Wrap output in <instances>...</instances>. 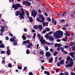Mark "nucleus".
Returning <instances> with one entry per match:
<instances>
[{
  "label": "nucleus",
  "mask_w": 75,
  "mask_h": 75,
  "mask_svg": "<svg viewBox=\"0 0 75 75\" xmlns=\"http://www.w3.org/2000/svg\"><path fill=\"white\" fill-rule=\"evenodd\" d=\"M67 61H66V63L67 64H69V62H71L69 64L65 65V67L66 68H68V67H71L72 65H73L74 63L73 62V60L70 57H67Z\"/></svg>",
  "instance_id": "f257e3e1"
},
{
  "label": "nucleus",
  "mask_w": 75,
  "mask_h": 75,
  "mask_svg": "<svg viewBox=\"0 0 75 75\" xmlns=\"http://www.w3.org/2000/svg\"><path fill=\"white\" fill-rule=\"evenodd\" d=\"M54 37H55L56 38H59V36H62L63 35V32L60 30H58L57 32H56L55 33H54Z\"/></svg>",
  "instance_id": "f03ea898"
},
{
  "label": "nucleus",
  "mask_w": 75,
  "mask_h": 75,
  "mask_svg": "<svg viewBox=\"0 0 75 75\" xmlns=\"http://www.w3.org/2000/svg\"><path fill=\"white\" fill-rule=\"evenodd\" d=\"M21 11H20V14L19 17L20 18V20L21 19H23V18H24V17L23 16L24 15V10H23V9H21Z\"/></svg>",
  "instance_id": "7ed1b4c3"
},
{
  "label": "nucleus",
  "mask_w": 75,
  "mask_h": 75,
  "mask_svg": "<svg viewBox=\"0 0 75 75\" xmlns=\"http://www.w3.org/2000/svg\"><path fill=\"white\" fill-rule=\"evenodd\" d=\"M21 7V5L18 4H17L16 5L14 4L12 6V8H14L15 10H16L18 7Z\"/></svg>",
  "instance_id": "20e7f679"
},
{
  "label": "nucleus",
  "mask_w": 75,
  "mask_h": 75,
  "mask_svg": "<svg viewBox=\"0 0 75 75\" xmlns=\"http://www.w3.org/2000/svg\"><path fill=\"white\" fill-rule=\"evenodd\" d=\"M41 42V44H47L48 45H50V43L45 41V40H44L43 38H42L41 39L39 40Z\"/></svg>",
  "instance_id": "39448f33"
},
{
  "label": "nucleus",
  "mask_w": 75,
  "mask_h": 75,
  "mask_svg": "<svg viewBox=\"0 0 75 75\" xmlns=\"http://www.w3.org/2000/svg\"><path fill=\"white\" fill-rule=\"evenodd\" d=\"M1 28L0 30V35H3V33L4 31L5 30H4V28H5V27L1 26Z\"/></svg>",
  "instance_id": "423d86ee"
},
{
  "label": "nucleus",
  "mask_w": 75,
  "mask_h": 75,
  "mask_svg": "<svg viewBox=\"0 0 75 75\" xmlns=\"http://www.w3.org/2000/svg\"><path fill=\"white\" fill-rule=\"evenodd\" d=\"M29 42H30V40H27L26 41H24L23 42V45H26V47H27V44H29Z\"/></svg>",
  "instance_id": "0eeeda50"
},
{
  "label": "nucleus",
  "mask_w": 75,
  "mask_h": 75,
  "mask_svg": "<svg viewBox=\"0 0 75 75\" xmlns=\"http://www.w3.org/2000/svg\"><path fill=\"white\" fill-rule=\"evenodd\" d=\"M39 18H40V19H41V20H42V21H44H44H45V19H44V18L42 15L41 14H39Z\"/></svg>",
  "instance_id": "6e6552de"
},
{
  "label": "nucleus",
  "mask_w": 75,
  "mask_h": 75,
  "mask_svg": "<svg viewBox=\"0 0 75 75\" xmlns=\"http://www.w3.org/2000/svg\"><path fill=\"white\" fill-rule=\"evenodd\" d=\"M48 39L50 41H52V42H54L52 40H54V37L52 36L51 35H50V36L49 37Z\"/></svg>",
  "instance_id": "1a4fd4ad"
},
{
  "label": "nucleus",
  "mask_w": 75,
  "mask_h": 75,
  "mask_svg": "<svg viewBox=\"0 0 75 75\" xmlns=\"http://www.w3.org/2000/svg\"><path fill=\"white\" fill-rule=\"evenodd\" d=\"M37 13L34 10L32 11L31 13L32 16H37Z\"/></svg>",
  "instance_id": "9d476101"
},
{
  "label": "nucleus",
  "mask_w": 75,
  "mask_h": 75,
  "mask_svg": "<svg viewBox=\"0 0 75 75\" xmlns=\"http://www.w3.org/2000/svg\"><path fill=\"white\" fill-rule=\"evenodd\" d=\"M70 44L71 47H75V43L73 42H70Z\"/></svg>",
  "instance_id": "9b49d317"
},
{
  "label": "nucleus",
  "mask_w": 75,
  "mask_h": 75,
  "mask_svg": "<svg viewBox=\"0 0 75 75\" xmlns=\"http://www.w3.org/2000/svg\"><path fill=\"white\" fill-rule=\"evenodd\" d=\"M46 56L47 57H50V56L52 55V54H51V53L49 52H47L46 54Z\"/></svg>",
  "instance_id": "f8f14e48"
},
{
  "label": "nucleus",
  "mask_w": 75,
  "mask_h": 75,
  "mask_svg": "<svg viewBox=\"0 0 75 75\" xmlns=\"http://www.w3.org/2000/svg\"><path fill=\"white\" fill-rule=\"evenodd\" d=\"M36 20L37 21H38L39 22H40V23H44V21H42V20H40L39 18H37L36 19Z\"/></svg>",
  "instance_id": "ddd939ff"
},
{
  "label": "nucleus",
  "mask_w": 75,
  "mask_h": 75,
  "mask_svg": "<svg viewBox=\"0 0 75 75\" xmlns=\"http://www.w3.org/2000/svg\"><path fill=\"white\" fill-rule=\"evenodd\" d=\"M15 14L16 16H19V15H20V12L18 11H16L15 13Z\"/></svg>",
  "instance_id": "4468645a"
},
{
  "label": "nucleus",
  "mask_w": 75,
  "mask_h": 75,
  "mask_svg": "<svg viewBox=\"0 0 75 75\" xmlns=\"http://www.w3.org/2000/svg\"><path fill=\"white\" fill-rule=\"evenodd\" d=\"M52 61H53V57H50L49 60V63H52Z\"/></svg>",
  "instance_id": "2eb2a0df"
},
{
  "label": "nucleus",
  "mask_w": 75,
  "mask_h": 75,
  "mask_svg": "<svg viewBox=\"0 0 75 75\" xmlns=\"http://www.w3.org/2000/svg\"><path fill=\"white\" fill-rule=\"evenodd\" d=\"M40 30H41L42 29V25H38V28Z\"/></svg>",
  "instance_id": "dca6fc26"
},
{
  "label": "nucleus",
  "mask_w": 75,
  "mask_h": 75,
  "mask_svg": "<svg viewBox=\"0 0 75 75\" xmlns=\"http://www.w3.org/2000/svg\"><path fill=\"white\" fill-rule=\"evenodd\" d=\"M33 44H32L31 43H29L28 45L27 46L28 48H30L31 47L30 46H33Z\"/></svg>",
  "instance_id": "f3484780"
},
{
  "label": "nucleus",
  "mask_w": 75,
  "mask_h": 75,
  "mask_svg": "<svg viewBox=\"0 0 75 75\" xmlns=\"http://www.w3.org/2000/svg\"><path fill=\"white\" fill-rule=\"evenodd\" d=\"M10 41L11 42H15L16 41L15 40V39H14L13 38H11L10 39Z\"/></svg>",
  "instance_id": "a211bd4d"
},
{
  "label": "nucleus",
  "mask_w": 75,
  "mask_h": 75,
  "mask_svg": "<svg viewBox=\"0 0 75 75\" xmlns=\"http://www.w3.org/2000/svg\"><path fill=\"white\" fill-rule=\"evenodd\" d=\"M37 35L38 36V37L39 39V40L41 39V38H43V37L40 36V34H38Z\"/></svg>",
  "instance_id": "6ab92c4d"
},
{
  "label": "nucleus",
  "mask_w": 75,
  "mask_h": 75,
  "mask_svg": "<svg viewBox=\"0 0 75 75\" xmlns=\"http://www.w3.org/2000/svg\"><path fill=\"white\" fill-rule=\"evenodd\" d=\"M69 55H70V56H71L72 57V58H74V54H73V52H71V53H70Z\"/></svg>",
  "instance_id": "aec40b11"
},
{
  "label": "nucleus",
  "mask_w": 75,
  "mask_h": 75,
  "mask_svg": "<svg viewBox=\"0 0 75 75\" xmlns=\"http://www.w3.org/2000/svg\"><path fill=\"white\" fill-rule=\"evenodd\" d=\"M6 53L7 54H8V55H9L10 54V50L9 49H8L6 51Z\"/></svg>",
  "instance_id": "412c9836"
},
{
  "label": "nucleus",
  "mask_w": 75,
  "mask_h": 75,
  "mask_svg": "<svg viewBox=\"0 0 75 75\" xmlns=\"http://www.w3.org/2000/svg\"><path fill=\"white\" fill-rule=\"evenodd\" d=\"M28 1H24L23 2V5H25L27 3H28Z\"/></svg>",
  "instance_id": "4be33fe9"
},
{
  "label": "nucleus",
  "mask_w": 75,
  "mask_h": 75,
  "mask_svg": "<svg viewBox=\"0 0 75 75\" xmlns=\"http://www.w3.org/2000/svg\"><path fill=\"white\" fill-rule=\"evenodd\" d=\"M67 36H66V38H64L62 39V41H67Z\"/></svg>",
  "instance_id": "5701e85b"
},
{
  "label": "nucleus",
  "mask_w": 75,
  "mask_h": 75,
  "mask_svg": "<svg viewBox=\"0 0 75 75\" xmlns=\"http://www.w3.org/2000/svg\"><path fill=\"white\" fill-rule=\"evenodd\" d=\"M33 28L34 29H38V26L37 25H34L33 26Z\"/></svg>",
  "instance_id": "b1692460"
},
{
  "label": "nucleus",
  "mask_w": 75,
  "mask_h": 75,
  "mask_svg": "<svg viewBox=\"0 0 75 75\" xmlns=\"http://www.w3.org/2000/svg\"><path fill=\"white\" fill-rule=\"evenodd\" d=\"M43 27H44L45 25L46 26H48V24L47 22H45V23H43Z\"/></svg>",
  "instance_id": "393cba45"
},
{
  "label": "nucleus",
  "mask_w": 75,
  "mask_h": 75,
  "mask_svg": "<svg viewBox=\"0 0 75 75\" xmlns=\"http://www.w3.org/2000/svg\"><path fill=\"white\" fill-rule=\"evenodd\" d=\"M60 64H64V60H62L60 61Z\"/></svg>",
  "instance_id": "a878e982"
},
{
  "label": "nucleus",
  "mask_w": 75,
  "mask_h": 75,
  "mask_svg": "<svg viewBox=\"0 0 75 75\" xmlns=\"http://www.w3.org/2000/svg\"><path fill=\"white\" fill-rule=\"evenodd\" d=\"M5 46L4 45V44H2L0 45V48H4Z\"/></svg>",
  "instance_id": "bb28decb"
},
{
  "label": "nucleus",
  "mask_w": 75,
  "mask_h": 75,
  "mask_svg": "<svg viewBox=\"0 0 75 75\" xmlns=\"http://www.w3.org/2000/svg\"><path fill=\"white\" fill-rule=\"evenodd\" d=\"M27 6L28 7H29V6H31V3L30 2H29L28 3L26 4L25 6Z\"/></svg>",
  "instance_id": "cd10ccee"
},
{
  "label": "nucleus",
  "mask_w": 75,
  "mask_h": 75,
  "mask_svg": "<svg viewBox=\"0 0 75 75\" xmlns=\"http://www.w3.org/2000/svg\"><path fill=\"white\" fill-rule=\"evenodd\" d=\"M54 56H56L57 55V52L56 51H54V53L53 54Z\"/></svg>",
  "instance_id": "c85d7f7f"
},
{
  "label": "nucleus",
  "mask_w": 75,
  "mask_h": 75,
  "mask_svg": "<svg viewBox=\"0 0 75 75\" xmlns=\"http://www.w3.org/2000/svg\"><path fill=\"white\" fill-rule=\"evenodd\" d=\"M45 29L47 31H50V29L48 28H45Z\"/></svg>",
  "instance_id": "c756f323"
},
{
  "label": "nucleus",
  "mask_w": 75,
  "mask_h": 75,
  "mask_svg": "<svg viewBox=\"0 0 75 75\" xmlns=\"http://www.w3.org/2000/svg\"><path fill=\"white\" fill-rule=\"evenodd\" d=\"M45 37L46 38H49V36H48V34L47 33L46 34V35H45Z\"/></svg>",
  "instance_id": "7c9ffc66"
},
{
  "label": "nucleus",
  "mask_w": 75,
  "mask_h": 75,
  "mask_svg": "<svg viewBox=\"0 0 75 75\" xmlns=\"http://www.w3.org/2000/svg\"><path fill=\"white\" fill-rule=\"evenodd\" d=\"M22 38L24 40H26V38H25V36L24 35H23L22 36Z\"/></svg>",
  "instance_id": "2f4dec72"
},
{
  "label": "nucleus",
  "mask_w": 75,
  "mask_h": 75,
  "mask_svg": "<svg viewBox=\"0 0 75 75\" xmlns=\"http://www.w3.org/2000/svg\"><path fill=\"white\" fill-rule=\"evenodd\" d=\"M45 74H47V75H50V72H47V71H44Z\"/></svg>",
  "instance_id": "473e14b6"
},
{
  "label": "nucleus",
  "mask_w": 75,
  "mask_h": 75,
  "mask_svg": "<svg viewBox=\"0 0 75 75\" xmlns=\"http://www.w3.org/2000/svg\"><path fill=\"white\" fill-rule=\"evenodd\" d=\"M39 53L41 55H43V54H44V52H43L42 51H40V52H39Z\"/></svg>",
  "instance_id": "72a5a7b5"
},
{
  "label": "nucleus",
  "mask_w": 75,
  "mask_h": 75,
  "mask_svg": "<svg viewBox=\"0 0 75 75\" xmlns=\"http://www.w3.org/2000/svg\"><path fill=\"white\" fill-rule=\"evenodd\" d=\"M47 20L48 21H51V19H50V17H48L47 18Z\"/></svg>",
  "instance_id": "f704fd0d"
},
{
  "label": "nucleus",
  "mask_w": 75,
  "mask_h": 75,
  "mask_svg": "<svg viewBox=\"0 0 75 75\" xmlns=\"http://www.w3.org/2000/svg\"><path fill=\"white\" fill-rule=\"evenodd\" d=\"M29 18H30V22H33V18H30V17H29Z\"/></svg>",
  "instance_id": "c9c22d12"
},
{
  "label": "nucleus",
  "mask_w": 75,
  "mask_h": 75,
  "mask_svg": "<svg viewBox=\"0 0 75 75\" xmlns=\"http://www.w3.org/2000/svg\"><path fill=\"white\" fill-rule=\"evenodd\" d=\"M26 52V54H30V51H29V50H28V49Z\"/></svg>",
  "instance_id": "e433bc0d"
},
{
  "label": "nucleus",
  "mask_w": 75,
  "mask_h": 75,
  "mask_svg": "<svg viewBox=\"0 0 75 75\" xmlns=\"http://www.w3.org/2000/svg\"><path fill=\"white\" fill-rule=\"evenodd\" d=\"M50 52H54V49L52 48H51L50 50Z\"/></svg>",
  "instance_id": "4c0bfd02"
},
{
  "label": "nucleus",
  "mask_w": 75,
  "mask_h": 75,
  "mask_svg": "<svg viewBox=\"0 0 75 75\" xmlns=\"http://www.w3.org/2000/svg\"><path fill=\"white\" fill-rule=\"evenodd\" d=\"M18 68L19 69H22V67L21 66H19L18 67Z\"/></svg>",
  "instance_id": "58836bf2"
},
{
  "label": "nucleus",
  "mask_w": 75,
  "mask_h": 75,
  "mask_svg": "<svg viewBox=\"0 0 75 75\" xmlns=\"http://www.w3.org/2000/svg\"><path fill=\"white\" fill-rule=\"evenodd\" d=\"M38 13H40V14H41V13H42V11H41V10L40 9H39L38 10Z\"/></svg>",
  "instance_id": "ea45409f"
},
{
  "label": "nucleus",
  "mask_w": 75,
  "mask_h": 75,
  "mask_svg": "<svg viewBox=\"0 0 75 75\" xmlns=\"http://www.w3.org/2000/svg\"><path fill=\"white\" fill-rule=\"evenodd\" d=\"M41 61L42 62H45L44 59V58H42Z\"/></svg>",
  "instance_id": "a19ab883"
},
{
  "label": "nucleus",
  "mask_w": 75,
  "mask_h": 75,
  "mask_svg": "<svg viewBox=\"0 0 75 75\" xmlns=\"http://www.w3.org/2000/svg\"><path fill=\"white\" fill-rule=\"evenodd\" d=\"M71 38H74V34L73 33H72L71 34Z\"/></svg>",
  "instance_id": "79ce46f5"
},
{
  "label": "nucleus",
  "mask_w": 75,
  "mask_h": 75,
  "mask_svg": "<svg viewBox=\"0 0 75 75\" xmlns=\"http://www.w3.org/2000/svg\"><path fill=\"white\" fill-rule=\"evenodd\" d=\"M58 47V44L57 43H55L54 45L55 47Z\"/></svg>",
  "instance_id": "37998d69"
},
{
  "label": "nucleus",
  "mask_w": 75,
  "mask_h": 75,
  "mask_svg": "<svg viewBox=\"0 0 75 75\" xmlns=\"http://www.w3.org/2000/svg\"><path fill=\"white\" fill-rule=\"evenodd\" d=\"M72 51H74V50H75V46H73L72 48Z\"/></svg>",
  "instance_id": "c03bdc74"
},
{
  "label": "nucleus",
  "mask_w": 75,
  "mask_h": 75,
  "mask_svg": "<svg viewBox=\"0 0 75 75\" xmlns=\"http://www.w3.org/2000/svg\"><path fill=\"white\" fill-rule=\"evenodd\" d=\"M46 32H47V31L45 30H43V31L42 32V34H44Z\"/></svg>",
  "instance_id": "a18cd8bd"
},
{
  "label": "nucleus",
  "mask_w": 75,
  "mask_h": 75,
  "mask_svg": "<svg viewBox=\"0 0 75 75\" xmlns=\"http://www.w3.org/2000/svg\"><path fill=\"white\" fill-rule=\"evenodd\" d=\"M64 48H68V46L67 45H65V46H64Z\"/></svg>",
  "instance_id": "49530a36"
},
{
  "label": "nucleus",
  "mask_w": 75,
  "mask_h": 75,
  "mask_svg": "<svg viewBox=\"0 0 75 75\" xmlns=\"http://www.w3.org/2000/svg\"><path fill=\"white\" fill-rule=\"evenodd\" d=\"M8 66L9 67H12V66H11V63L9 64Z\"/></svg>",
  "instance_id": "de8ad7c7"
},
{
  "label": "nucleus",
  "mask_w": 75,
  "mask_h": 75,
  "mask_svg": "<svg viewBox=\"0 0 75 75\" xmlns=\"http://www.w3.org/2000/svg\"><path fill=\"white\" fill-rule=\"evenodd\" d=\"M60 49H61L62 52H63L64 51V48H62V47H60Z\"/></svg>",
  "instance_id": "09e8293b"
},
{
  "label": "nucleus",
  "mask_w": 75,
  "mask_h": 75,
  "mask_svg": "<svg viewBox=\"0 0 75 75\" xmlns=\"http://www.w3.org/2000/svg\"><path fill=\"white\" fill-rule=\"evenodd\" d=\"M36 35V34L35 33H34L33 35V39H34L35 38V36Z\"/></svg>",
  "instance_id": "8fccbe9b"
},
{
  "label": "nucleus",
  "mask_w": 75,
  "mask_h": 75,
  "mask_svg": "<svg viewBox=\"0 0 75 75\" xmlns=\"http://www.w3.org/2000/svg\"><path fill=\"white\" fill-rule=\"evenodd\" d=\"M65 14H66V12H63V14H62V16H65Z\"/></svg>",
  "instance_id": "3c124183"
},
{
  "label": "nucleus",
  "mask_w": 75,
  "mask_h": 75,
  "mask_svg": "<svg viewBox=\"0 0 75 75\" xmlns=\"http://www.w3.org/2000/svg\"><path fill=\"white\" fill-rule=\"evenodd\" d=\"M23 30L24 31H25V32H27V29H25V28H24L23 29Z\"/></svg>",
  "instance_id": "603ef678"
},
{
  "label": "nucleus",
  "mask_w": 75,
  "mask_h": 75,
  "mask_svg": "<svg viewBox=\"0 0 75 75\" xmlns=\"http://www.w3.org/2000/svg\"><path fill=\"white\" fill-rule=\"evenodd\" d=\"M45 49L47 51H48V47L47 46H46L45 47Z\"/></svg>",
  "instance_id": "864d4df0"
},
{
  "label": "nucleus",
  "mask_w": 75,
  "mask_h": 75,
  "mask_svg": "<svg viewBox=\"0 0 75 75\" xmlns=\"http://www.w3.org/2000/svg\"><path fill=\"white\" fill-rule=\"evenodd\" d=\"M28 38H31V36L30 35H28L27 36Z\"/></svg>",
  "instance_id": "5fc2aeb1"
},
{
  "label": "nucleus",
  "mask_w": 75,
  "mask_h": 75,
  "mask_svg": "<svg viewBox=\"0 0 75 75\" xmlns=\"http://www.w3.org/2000/svg\"><path fill=\"white\" fill-rule=\"evenodd\" d=\"M53 33V31H51L49 32V34L51 35V34H52Z\"/></svg>",
  "instance_id": "6e6d98bb"
},
{
  "label": "nucleus",
  "mask_w": 75,
  "mask_h": 75,
  "mask_svg": "<svg viewBox=\"0 0 75 75\" xmlns=\"http://www.w3.org/2000/svg\"><path fill=\"white\" fill-rule=\"evenodd\" d=\"M17 44V42H16H16L13 43V45H16Z\"/></svg>",
  "instance_id": "4d7b16f0"
},
{
  "label": "nucleus",
  "mask_w": 75,
  "mask_h": 75,
  "mask_svg": "<svg viewBox=\"0 0 75 75\" xmlns=\"http://www.w3.org/2000/svg\"><path fill=\"white\" fill-rule=\"evenodd\" d=\"M57 50L59 51H60V48H59V47H58L57 49Z\"/></svg>",
  "instance_id": "13d9d810"
},
{
  "label": "nucleus",
  "mask_w": 75,
  "mask_h": 75,
  "mask_svg": "<svg viewBox=\"0 0 75 75\" xmlns=\"http://www.w3.org/2000/svg\"><path fill=\"white\" fill-rule=\"evenodd\" d=\"M64 21H65L64 19H62L61 21V23H63V22H64Z\"/></svg>",
  "instance_id": "bf43d9fd"
},
{
  "label": "nucleus",
  "mask_w": 75,
  "mask_h": 75,
  "mask_svg": "<svg viewBox=\"0 0 75 75\" xmlns=\"http://www.w3.org/2000/svg\"><path fill=\"white\" fill-rule=\"evenodd\" d=\"M1 72L2 74H3L4 72V70H3V69H2L1 70Z\"/></svg>",
  "instance_id": "052dcab7"
},
{
  "label": "nucleus",
  "mask_w": 75,
  "mask_h": 75,
  "mask_svg": "<svg viewBox=\"0 0 75 75\" xmlns=\"http://www.w3.org/2000/svg\"><path fill=\"white\" fill-rule=\"evenodd\" d=\"M62 28L63 30H67V28L65 27H63Z\"/></svg>",
  "instance_id": "680f3d73"
},
{
  "label": "nucleus",
  "mask_w": 75,
  "mask_h": 75,
  "mask_svg": "<svg viewBox=\"0 0 75 75\" xmlns=\"http://www.w3.org/2000/svg\"><path fill=\"white\" fill-rule=\"evenodd\" d=\"M63 52L64 53V54H68V52H67L65 51H64Z\"/></svg>",
  "instance_id": "e2e57ef3"
},
{
  "label": "nucleus",
  "mask_w": 75,
  "mask_h": 75,
  "mask_svg": "<svg viewBox=\"0 0 75 75\" xmlns=\"http://www.w3.org/2000/svg\"><path fill=\"white\" fill-rule=\"evenodd\" d=\"M57 65L58 66H59H59L61 65V63H58V64H57Z\"/></svg>",
  "instance_id": "0e129e2a"
},
{
  "label": "nucleus",
  "mask_w": 75,
  "mask_h": 75,
  "mask_svg": "<svg viewBox=\"0 0 75 75\" xmlns=\"http://www.w3.org/2000/svg\"><path fill=\"white\" fill-rule=\"evenodd\" d=\"M65 75H68V72H66L64 74Z\"/></svg>",
  "instance_id": "69168bd1"
},
{
  "label": "nucleus",
  "mask_w": 75,
  "mask_h": 75,
  "mask_svg": "<svg viewBox=\"0 0 75 75\" xmlns=\"http://www.w3.org/2000/svg\"><path fill=\"white\" fill-rule=\"evenodd\" d=\"M29 75H33V73L30 72L29 73Z\"/></svg>",
  "instance_id": "338daca9"
},
{
  "label": "nucleus",
  "mask_w": 75,
  "mask_h": 75,
  "mask_svg": "<svg viewBox=\"0 0 75 75\" xmlns=\"http://www.w3.org/2000/svg\"><path fill=\"white\" fill-rule=\"evenodd\" d=\"M71 75H74L75 73H74L73 72H71Z\"/></svg>",
  "instance_id": "774afa93"
}]
</instances>
